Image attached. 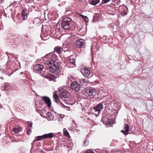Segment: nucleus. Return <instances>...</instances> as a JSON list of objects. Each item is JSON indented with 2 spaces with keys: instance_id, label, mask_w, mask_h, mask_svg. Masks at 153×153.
Returning <instances> with one entry per match:
<instances>
[{
  "instance_id": "f257e3e1",
  "label": "nucleus",
  "mask_w": 153,
  "mask_h": 153,
  "mask_svg": "<svg viewBox=\"0 0 153 153\" xmlns=\"http://www.w3.org/2000/svg\"><path fill=\"white\" fill-rule=\"evenodd\" d=\"M54 57L53 52L49 53L45 56V58H48L46 61L48 66L46 71L43 74V75H42L46 78L49 79L50 81L53 79L52 77L53 75L48 72H50L53 73L56 71H57L59 68L58 62L53 59Z\"/></svg>"
},
{
  "instance_id": "f03ea898",
  "label": "nucleus",
  "mask_w": 153,
  "mask_h": 153,
  "mask_svg": "<svg viewBox=\"0 0 153 153\" xmlns=\"http://www.w3.org/2000/svg\"><path fill=\"white\" fill-rule=\"evenodd\" d=\"M84 94L87 97L92 98L95 96L96 91L92 88H86L84 91Z\"/></svg>"
},
{
  "instance_id": "7ed1b4c3",
  "label": "nucleus",
  "mask_w": 153,
  "mask_h": 153,
  "mask_svg": "<svg viewBox=\"0 0 153 153\" xmlns=\"http://www.w3.org/2000/svg\"><path fill=\"white\" fill-rule=\"evenodd\" d=\"M71 20L69 18H66L62 20L61 26L63 29L68 30L70 28V23Z\"/></svg>"
},
{
  "instance_id": "20e7f679",
  "label": "nucleus",
  "mask_w": 153,
  "mask_h": 153,
  "mask_svg": "<svg viewBox=\"0 0 153 153\" xmlns=\"http://www.w3.org/2000/svg\"><path fill=\"white\" fill-rule=\"evenodd\" d=\"M81 72L84 74L85 77L88 78H90L93 76L90 70L88 68L84 67L82 68Z\"/></svg>"
},
{
  "instance_id": "39448f33",
  "label": "nucleus",
  "mask_w": 153,
  "mask_h": 153,
  "mask_svg": "<svg viewBox=\"0 0 153 153\" xmlns=\"http://www.w3.org/2000/svg\"><path fill=\"white\" fill-rule=\"evenodd\" d=\"M76 45L77 48H83L85 46V41L82 39H78L76 41Z\"/></svg>"
},
{
  "instance_id": "423d86ee",
  "label": "nucleus",
  "mask_w": 153,
  "mask_h": 153,
  "mask_svg": "<svg viewBox=\"0 0 153 153\" xmlns=\"http://www.w3.org/2000/svg\"><path fill=\"white\" fill-rule=\"evenodd\" d=\"M70 87L72 89L76 91H78L80 88V85L75 81L71 83Z\"/></svg>"
},
{
  "instance_id": "0eeeda50",
  "label": "nucleus",
  "mask_w": 153,
  "mask_h": 153,
  "mask_svg": "<svg viewBox=\"0 0 153 153\" xmlns=\"http://www.w3.org/2000/svg\"><path fill=\"white\" fill-rule=\"evenodd\" d=\"M103 109V105L100 103L95 107H94L93 110L95 112H97V114H96L98 115L100 113V111Z\"/></svg>"
},
{
  "instance_id": "6e6552de",
  "label": "nucleus",
  "mask_w": 153,
  "mask_h": 153,
  "mask_svg": "<svg viewBox=\"0 0 153 153\" xmlns=\"http://www.w3.org/2000/svg\"><path fill=\"white\" fill-rule=\"evenodd\" d=\"M78 82L80 83L81 85L83 86H86L88 84V80L85 79L80 78H79L77 80Z\"/></svg>"
},
{
  "instance_id": "1a4fd4ad",
  "label": "nucleus",
  "mask_w": 153,
  "mask_h": 153,
  "mask_svg": "<svg viewBox=\"0 0 153 153\" xmlns=\"http://www.w3.org/2000/svg\"><path fill=\"white\" fill-rule=\"evenodd\" d=\"M123 129L121 131L123 134L126 135L128 134V132L129 131V126L126 124H125L124 126Z\"/></svg>"
},
{
  "instance_id": "9d476101",
  "label": "nucleus",
  "mask_w": 153,
  "mask_h": 153,
  "mask_svg": "<svg viewBox=\"0 0 153 153\" xmlns=\"http://www.w3.org/2000/svg\"><path fill=\"white\" fill-rule=\"evenodd\" d=\"M43 66L40 64H38L35 65L33 67L34 69L37 71H41L43 68Z\"/></svg>"
},
{
  "instance_id": "9b49d317",
  "label": "nucleus",
  "mask_w": 153,
  "mask_h": 153,
  "mask_svg": "<svg viewBox=\"0 0 153 153\" xmlns=\"http://www.w3.org/2000/svg\"><path fill=\"white\" fill-rule=\"evenodd\" d=\"M69 96V94L66 91H62L60 94L61 98L64 100V98H68Z\"/></svg>"
},
{
  "instance_id": "f8f14e48",
  "label": "nucleus",
  "mask_w": 153,
  "mask_h": 153,
  "mask_svg": "<svg viewBox=\"0 0 153 153\" xmlns=\"http://www.w3.org/2000/svg\"><path fill=\"white\" fill-rule=\"evenodd\" d=\"M99 47L96 42H93L92 44V48H91V52L93 51H96L99 48Z\"/></svg>"
},
{
  "instance_id": "ddd939ff",
  "label": "nucleus",
  "mask_w": 153,
  "mask_h": 153,
  "mask_svg": "<svg viewBox=\"0 0 153 153\" xmlns=\"http://www.w3.org/2000/svg\"><path fill=\"white\" fill-rule=\"evenodd\" d=\"M43 99L45 102L47 104V106L49 107H51V102L50 98L47 97H43Z\"/></svg>"
},
{
  "instance_id": "4468645a",
  "label": "nucleus",
  "mask_w": 153,
  "mask_h": 153,
  "mask_svg": "<svg viewBox=\"0 0 153 153\" xmlns=\"http://www.w3.org/2000/svg\"><path fill=\"white\" fill-rule=\"evenodd\" d=\"M27 10L25 9H24L22 12V19L24 20H26L27 19Z\"/></svg>"
},
{
  "instance_id": "2eb2a0df",
  "label": "nucleus",
  "mask_w": 153,
  "mask_h": 153,
  "mask_svg": "<svg viewBox=\"0 0 153 153\" xmlns=\"http://www.w3.org/2000/svg\"><path fill=\"white\" fill-rule=\"evenodd\" d=\"M47 118L48 120H54V116L50 112H48L46 113Z\"/></svg>"
},
{
  "instance_id": "dca6fc26",
  "label": "nucleus",
  "mask_w": 153,
  "mask_h": 153,
  "mask_svg": "<svg viewBox=\"0 0 153 153\" xmlns=\"http://www.w3.org/2000/svg\"><path fill=\"white\" fill-rule=\"evenodd\" d=\"M22 130V129L21 127L16 126L15 127L13 128V131L15 134H18Z\"/></svg>"
},
{
  "instance_id": "f3484780",
  "label": "nucleus",
  "mask_w": 153,
  "mask_h": 153,
  "mask_svg": "<svg viewBox=\"0 0 153 153\" xmlns=\"http://www.w3.org/2000/svg\"><path fill=\"white\" fill-rule=\"evenodd\" d=\"M45 139L51 138L54 136V134L53 133H49L44 134Z\"/></svg>"
},
{
  "instance_id": "a211bd4d",
  "label": "nucleus",
  "mask_w": 153,
  "mask_h": 153,
  "mask_svg": "<svg viewBox=\"0 0 153 153\" xmlns=\"http://www.w3.org/2000/svg\"><path fill=\"white\" fill-rule=\"evenodd\" d=\"M100 0H91L89 3L92 5H95L99 3Z\"/></svg>"
},
{
  "instance_id": "6ab92c4d",
  "label": "nucleus",
  "mask_w": 153,
  "mask_h": 153,
  "mask_svg": "<svg viewBox=\"0 0 153 153\" xmlns=\"http://www.w3.org/2000/svg\"><path fill=\"white\" fill-rule=\"evenodd\" d=\"M54 51L55 52L60 53H62L63 51L61 48L59 47L55 48L54 49Z\"/></svg>"
},
{
  "instance_id": "aec40b11",
  "label": "nucleus",
  "mask_w": 153,
  "mask_h": 153,
  "mask_svg": "<svg viewBox=\"0 0 153 153\" xmlns=\"http://www.w3.org/2000/svg\"><path fill=\"white\" fill-rule=\"evenodd\" d=\"M53 97L54 99L55 100L56 102L58 103V102H59V100L58 96L56 94V92H53Z\"/></svg>"
},
{
  "instance_id": "412c9836",
  "label": "nucleus",
  "mask_w": 153,
  "mask_h": 153,
  "mask_svg": "<svg viewBox=\"0 0 153 153\" xmlns=\"http://www.w3.org/2000/svg\"><path fill=\"white\" fill-rule=\"evenodd\" d=\"M45 139L44 135L41 136H37L36 137V139H35L33 140L34 141H39L41 139Z\"/></svg>"
},
{
  "instance_id": "4be33fe9",
  "label": "nucleus",
  "mask_w": 153,
  "mask_h": 153,
  "mask_svg": "<svg viewBox=\"0 0 153 153\" xmlns=\"http://www.w3.org/2000/svg\"><path fill=\"white\" fill-rule=\"evenodd\" d=\"M69 62L71 63L72 64L75 65V59L73 58L72 56H71L69 59Z\"/></svg>"
},
{
  "instance_id": "5701e85b",
  "label": "nucleus",
  "mask_w": 153,
  "mask_h": 153,
  "mask_svg": "<svg viewBox=\"0 0 153 153\" xmlns=\"http://www.w3.org/2000/svg\"><path fill=\"white\" fill-rule=\"evenodd\" d=\"M55 121L57 123L59 124L63 121V119L62 118L60 117H57L56 120H55Z\"/></svg>"
},
{
  "instance_id": "b1692460",
  "label": "nucleus",
  "mask_w": 153,
  "mask_h": 153,
  "mask_svg": "<svg viewBox=\"0 0 153 153\" xmlns=\"http://www.w3.org/2000/svg\"><path fill=\"white\" fill-rule=\"evenodd\" d=\"M127 9L126 7H124L123 8V10L121 11V13H123V15H126L127 14Z\"/></svg>"
},
{
  "instance_id": "393cba45",
  "label": "nucleus",
  "mask_w": 153,
  "mask_h": 153,
  "mask_svg": "<svg viewBox=\"0 0 153 153\" xmlns=\"http://www.w3.org/2000/svg\"><path fill=\"white\" fill-rule=\"evenodd\" d=\"M63 133L67 137H70V135L69 133L65 128H64L63 129Z\"/></svg>"
},
{
  "instance_id": "a878e982",
  "label": "nucleus",
  "mask_w": 153,
  "mask_h": 153,
  "mask_svg": "<svg viewBox=\"0 0 153 153\" xmlns=\"http://www.w3.org/2000/svg\"><path fill=\"white\" fill-rule=\"evenodd\" d=\"M9 86L7 83H5L4 85V90H6L7 88H9Z\"/></svg>"
},
{
  "instance_id": "bb28decb",
  "label": "nucleus",
  "mask_w": 153,
  "mask_h": 153,
  "mask_svg": "<svg viewBox=\"0 0 153 153\" xmlns=\"http://www.w3.org/2000/svg\"><path fill=\"white\" fill-rule=\"evenodd\" d=\"M27 123L28 126L32 127V123L31 121H27Z\"/></svg>"
},
{
  "instance_id": "cd10ccee",
  "label": "nucleus",
  "mask_w": 153,
  "mask_h": 153,
  "mask_svg": "<svg viewBox=\"0 0 153 153\" xmlns=\"http://www.w3.org/2000/svg\"><path fill=\"white\" fill-rule=\"evenodd\" d=\"M107 123L108 124L109 126H110L112 124V121L111 120H107Z\"/></svg>"
},
{
  "instance_id": "c85d7f7f",
  "label": "nucleus",
  "mask_w": 153,
  "mask_h": 153,
  "mask_svg": "<svg viewBox=\"0 0 153 153\" xmlns=\"http://www.w3.org/2000/svg\"><path fill=\"white\" fill-rule=\"evenodd\" d=\"M85 153H94V152L91 150L89 149L86 151Z\"/></svg>"
},
{
  "instance_id": "c756f323",
  "label": "nucleus",
  "mask_w": 153,
  "mask_h": 153,
  "mask_svg": "<svg viewBox=\"0 0 153 153\" xmlns=\"http://www.w3.org/2000/svg\"><path fill=\"white\" fill-rule=\"evenodd\" d=\"M88 141L87 140H85L84 142V143H83V144H84V146H87L88 144Z\"/></svg>"
},
{
  "instance_id": "7c9ffc66",
  "label": "nucleus",
  "mask_w": 153,
  "mask_h": 153,
  "mask_svg": "<svg viewBox=\"0 0 153 153\" xmlns=\"http://www.w3.org/2000/svg\"><path fill=\"white\" fill-rule=\"evenodd\" d=\"M1 70H2V71H3L2 72L3 73L5 74V73H6L7 71V68H5L3 69H0V70L1 71Z\"/></svg>"
},
{
  "instance_id": "2f4dec72",
  "label": "nucleus",
  "mask_w": 153,
  "mask_h": 153,
  "mask_svg": "<svg viewBox=\"0 0 153 153\" xmlns=\"http://www.w3.org/2000/svg\"><path fill=\"white\" fill-rule=\"evenodd\" d=\"M80 16H81L84 19H87V17L86 16H83L82 14L79 15Z\"/></svg>"
},
{
  "instance_id": "473e14b6",
  "label": "nucleus",
  "mask_w": 153,
  "mask_h": 153,
  "mask_svg": "<svg viewBox=\"0 0 153 153\" xmlns=\"http://www.w3.org/2000/svg\"><path fill=\"white\" fill-rule=\"evenodd\" d=\"M102 1L104 2V3H106L108 2L110 0H102Z\"/></svg>"
},
{
  "instance_id": "72a5a7b5",
  "label": "nucleus",
  "mask_w": 153,
  "mask_h": 153,
  "mask_svg": "<svg viewBox=\"0 0 153 153\" xmlns=\"http://www.w3.org/2000/svg\"><path fill=\"white\" fill-rule=\"evenodd\" d=\"M31 132V131L30 129H29L28 131H27V133L28 135H30Z\"/></svg>"
},
{
  "instance_id": "f704fd0d",
  "label": "nucleus",
  "mask_w": 153,
  "mask_h": 153,
  "mask_svg": "<svg viewBox=\"0 0 153 153\" xmlns=\"http://www.w3.org/2000/svg\"><path fill=\"white\" fill-rule=\"evenodd\" d=\"M36 105L37 108H42L41 105H39V104H37Z\"/></svg>"
},
{
  "instance_id": "c9c22d12",
  "label": "nucleus",
  "mask_w": 153,
  "mask_h": 153,
  "mask_svg": "<svg viewBox=\"0 0 153 153\" xmlns=\"http://www.w3.org/2000/svg\"><path fill=\"white\" fill-rule=\"evenodd\" d=\"M62 105L64 106L65 108H66L67 109V110H68L69 109V107H68V106H65V105H64L63 104H62Z\"/></svg>"
},
{
  "instance_id": "e433bc0d",
  "label": "nucleus",
  "mask_w": 153,
  "mask_h": 153,
  "mask_svg": "<svg viewBox=\"0 0 153 153\" xmlns=\"http://www.w3.org/2000/svg\"><path fill=\"white\" fill-rule=\"evenodd\" d=\"M93 20L94 21H95V19H93Z\"/></svg>"
},
{
  "instance_id": "4c0bfd02",
  "label": "nucleus",
  "mask_w": 153,
  "mask_h": 153,
  "mask_svg": "<svg viewBox=\"0 0 153 153\" xmlns=\"http://www.w3.org/2000/svg\"><path fill=\"white\" fill-rule=\"evenodd\" d=\"M1 79H3V78L2 77H1Z\"/></svg>"
},
{
  "instance_id": "58836bf2",
  "label": "nucleus",
  "mask_w": 153,
  "mask_h": 153,
  "mask_svg": "<svg viewBox=\"0 0 153 153\" xmlns=\"http://www.w3.org/2000/svg\"><path fill=\"white\" fill-rule=\"evenodd\" d=\"M0 107H1V108H2V106L1 105H0Z\"/></svg>"
},
{
  "instance_id": "ea45409f",
  "label": "nucleus",
  "mask_w": 153,
  "mask_h": 153,
  "mask_svg": "<svg viewBox=\"0 0 153 153\" xmlns=\"http://www.w3.org/2000/svg\"><path fill=\"white\" fill-rule=\"evenodd\" d=\"M26 36V37H28V36Z\"/></svg>"
}]
</instances>
